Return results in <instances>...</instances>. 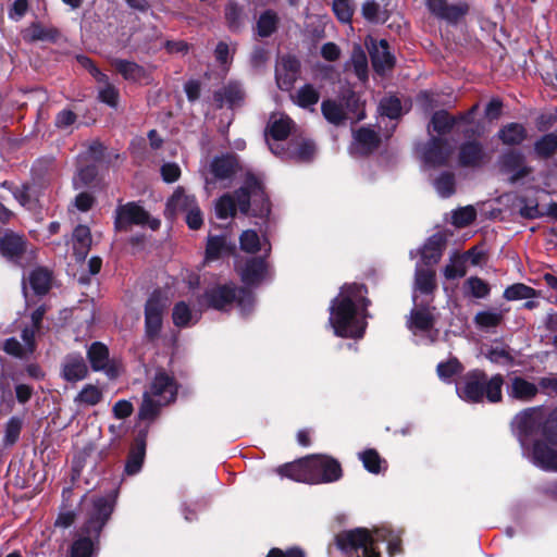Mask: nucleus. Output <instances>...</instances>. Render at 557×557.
Listing matches in <instances>:
<instances>
[{
    "label": "nucleus",
    "instance_id": "nucleus-35",
    "mask_svg": "<svg viewBox=\"0 0 557 557\" xmlns=\"http://www.w3.org/2000/svg\"><path fill=\"white\" fill-rule=\"evenodd\" d=\"M293 121L286 115H272L267 126V133L275 140H284L288 137Z\"/></svg>",
    "mask_w": 557,
    "mask_h": 557
},
{
    "label": "nucleus",
    "instance_id": "nucleus-20",
    "mask_svg": "<svg viewBox=\"0 0 557 557\" xmlns=\"http://www.w3.org/2000/svg\"><path fill=\"white\" fill-rule=\"evenodd\" d=\"M447 244V236L443 232L431 235L420 250L421 260L425 265L436 264L444 252Z\"/></svg>",
    "mask_w": 557,
    "mask_h": 557
},
{
    "label": "nucleus",
    "instance_id": "nucleus-63",
    "mask_svg": "<svg viewBox=\"0 0 557 557\" xmlns=\"http://www.w3.org/2000/svg\"><path fill=\"white\" fill-rule=\"evenodd\" d=\"M240 249L248 253H256L260 250V238L256 231L246 230L239 237Z\"/></svg>",
    "mask_w": 557,
    "mask_h": 557
},
{
    "label": "nucleus",
    "instance_id": "nucleus-42",
    "mask_svg": "<svg viewBox=\"0 0 557 557\" xmlns=\"http://www.w3.org/2000/svg\"><path fill=\"white\" fill-rule=\"evenodd\" d=\"M231 251L225 236H209L206 245V260L213 261L220 259L223 253Z\"/></svg>",
    "mask_w": 557,
    "mask_h": 557
},
{
    "label": "nucleus",
    "instance_id": "nucleus-50",
    "mask_svg": "<svg viewBox=\"0 0 557 557\" xmlns=\"http://www.w3.org/2000/svg\"><path fill=\"white\" fill-rule=\"evenodd\" d=\"M278 17L273 11L263 12L257 22V33L260 37L271 36L277 28Z\"/></svg>",
    "mask_w": 557,
    "mask_h": 557
},
{
    "label": "nucleus",
    "instance_id": "nucleus-13",
    "mask_svg": "<svg viewBox=\"0 0 557 557\" xmlns=\"http://www.w3.org/2000/svg\"><path fill=\"white\" fill-rule=\"evenodd\" d=\"M26 250L27 240L23 235L8 230L0 237V255L12 263L20 264Z\"/></svg>",
    "mask_w": 557,
    "mask_h": 557
},
{
    "label": "nucleus",
    "instance_id": "nucleus-15",
    "mask_svg": "<svg viewBox=\"0 0 557 557\" xmlns=\"http://www.w3.org/2000/svg\"><path fill=\"white\" fill-rule=\"evenodd\" d=\"M490 159V154L478 140H468L459 147L458 162L463 168H480Z\"/></svg>",
    "mask_w": 557,
    "mask_h": 557
},
{
    "label": "nucleus",
    "instance_id": "nucleus-62",
    "mask_svg": "<svg viewBox=\"0 0 557 557\" xmlns=\"http://www.w3.org/2000/svg\"><path fill=\"white\" fill-rule=\"evenodd\" d=\"M315 147L311 141L294 143L290 145V157L297 161H309L314 154Z\"/></svg>",
    "mask_w": 557,
    "mask_h": 557
},
{
    "label": "nucleus",
    "instance_id": "nucleus-27",
    "mask_svg": "<svg viewBox=\"0 0 557 557\" xmlns=\"http://www.w3.org/2000/svg\"><path fill=\"white\" fill-rule=\"evenodd\" d=\"M111 65L119 72L126 81H131L134 83H140L143 81H147L149 78V72L141 65L124 60V59H113L111 61Z\"/></svg>",
    "mask_w": 557,
    "mask_h": 557
},
{
    "label": "nucleus",
    "instance_id": "nucleus-12",
    "mask_svg": "<svg viewBox=\"0 0 557 557\" xmlns=\"http://www.w3.org/2000/svg\"><path fill=\"white\" fill-rule=\"evenodd\" d=\"M87 359L90 368L95 372H104L109 379H115L119 375L117 367L110 361V352L107 345L101 342H94L87 349Z\"/></svg>",
    "mask_w": 557,
    "mask_h": 557
},
{
    "label": "nucleus",
    "instance_id": "nucleus-28",
    "mask_svg": "<svg viewBox=\"0 0 557 557\" xmlns=\"http://www.w3.org/2000/svg\"><path fill=\"white\" fill-rule=\"evenodd\" d=\"M508 396L520 401H530L539 393L537 386L522 376L510 379V386L507 389Z\"/></svg>",
    "mask_w": 557,
    "mask_h": 557
},
{
    "label": "nucleus",
    "instance_id": "nucleus-59",
    "mask_svg": "<svg viewBox=\"0 0 557 557\" xmlns=\"http://www.w3.org/2000/svg\"><path fill=\"white\" fill-rule=\"evenodd\" d=\"M503 314L494 311H479L474 315V323L481 329L497 327L503 322Z\"/></svg>",
    "mask_w": 557,
    "mask_h": 557
},
{
    "label": "nucleus",
    "instance_id": "nucleus-56",
    "mask_svg": "<svg viewBox=\"0 0 557 557\" xmlns=\"http://www.w3.org/2000/svg\"><path fill=\"white\" fill-rule=\"evenodd\" d=\"M535 152L542 158H548L557 150V134L544 135L534 145Z\"/></svg>",
    "mask_w": 557,
    "mask_h": 557
},
{
    "label": "nucleus",
    "instance_id": "nucleus-23",
    "mask_svg": "<svg viewBox=\"0 0 557 557\" xmlns=\"http://www.w3.org/2000/svg\"><path fill=\"white\" fill-rule=\"evenodd\" d=\"M545 440L533 443L532 456L534 462L545 470H557V450Z\"/></svg>",
    "mask_w": 557,
    "mask_h": 557
},
{
    "label": "nucleus",
    "instance_id": "nucleus-31",
    "mask_svg": "<svg viewBox=\"0 0 557 557\" xmlns=\"http://www.w3.org/2000/svg\"><path fill=\"white\" fill-rule=\"evenodd\" d=\"M245 92L237 83H230L215 92V100L220 102V107L227 104L231 108L240 106L244 101Z\"/></svg>",
    "mask_w": 557,
    "mask_h": 557
},
{
    "label": "nucleus",
    "instance_id": "nucleus-37",
    "mask_svg": "<svg viewBox=\"0 0 557 557\" xmlns=\"http://www.w3.org/2000/svg\"><path fill=\"white\" fill-rule=\"evenodd\" d=\"M414 287L421 294H433L437 288L435 271L431 269H417L414 274Z\"/></svg>",
    "mask_w": 557,
    "mask_h": 557
},
{
    "label": "nucleus",
    "instance_id": "nucleus-21",
    "mask_svg": "<svg viewBox=\"0 0 557 557\" xmlns=\"http://www.w3.org/2000/svg\"><path fill=\"white\" fill-rule=\"evenodd\" d=\"M275 472L296 482L310 484L308 456L278 466Z\"/></svg>",
    "mask_w": 557,
    "mask_h": 557
},
{
    "label": "nucleus",
    "instance_id": "nucleus-8",
    "mask_svg": "<svg viewBox=\"0 0 557 557\" xmlns=\"http://www.w3.org/2000/svg\"><path fill=\"white\" fill-rule=\"evenodd\" d=\"M235 285L218 284L207 288L198 298L200 305L218 311H228L235 302Z\"/></svg>",
    "mask_w": 557,
    "mask_h": 557
},
{
    "label": "nucleus",
    "instance_id": "nucleus-55",
    "mask_svg": "<svg viewBox=\"0 0 557 557\" xmlns=\"http://www.w3.org/2000/svg\"><path fill=\"white\" fill-rule=\"evenodd\" d=\"M23 421L18 417H11L5 423L3 443L5 446H13L20 438Z\"/></svg>",
    "mask_w": 557,
    "mask_h": 557
},
{
    "label": "nucleus",
    "instance_id": "nucleus-34",
    "mask_svg": "<svg viewBox=\"0 0 557 557\" xmlns=\"http://www.w3.org/2000/svg\"><path fill=\"white\" fill-rule=\"evenodd\" d=\"M344 290H346L352 298V301L357 304V308L361 309L363 318L370 317L368 308L371 306V300L367 297L369 293L368 286L362 283L344 284Z\"/></svg>",
    "mask_w": 557,
    "mask_h": 557
},
{
    "label": "nucleus",
    "instance_id": "nucleus-47",
    "mask_svg": "<svg viewBox=\"0 0 557 557\" xmlns=\"http://www.w3.org/2000/svg\"><path fill=\"white\" fill-rule=\"evenodd\" d=\"M225 20L232 32H238L245 24L243 9L235 2H228L224 10Z\"/></svg>",
    "mask_w": 557,
    "mask_h": 557
},
{
    "label": "nucleus",
    "instance_id": "nucleus-53",
    "mask_svg": "<svg viewBox=\"0 0 557 557\" xmlns=\"http://www.w3.org/2000/svg\"><path fill=\"white\" fill-rule=\"evenodd\" d=\"M462 371L463 366L456 357L440 362L436 367L437 375L443 381H449L453 376L460 374Z\"/></svg>",
    "mask_w": 557,
    "mask_h": 557
},
{
    "label": "nucleus",
    "instance_id": "nucleus-3",
    "mask_svg": "<svg viewBox=\"0 0 557 557\" xmlns=\"http://www.w3.org/2000/svg\"><path fill=\"white\" fill-rule=\"evenodd\" d=\"M329 322L334 334L342 338H361L364 335L367 323L358 320L357 304L349 294L341 287L339 294L332 299Z\"/></svg>",
    "mask_w": 557,
    "mask_h": 557
},
{
    "label": "nucleus",
    "instance_id": "nucleus-43",
    "mask_svg": "<svg viewBox=\"0 0 557 557\" xmlns=\"http://www.w3.org/2000/svg\"><path fill=\"white\" fill-rule=\"evenodd\" d=\"M498 136L505 145H519L524 140L527 132L521 124L510 123L499 131Z\"/></svg>",
    "mask_w": 557,
    "mask_h": 557
},
{
    "label": "nucleus",
    "instance_id": "nucleus-39",
    "mask_svg": "<svg viewBox=\"0 0 557 557\" xmlns=\"http://www.w3.org/2000/svg\"><path fill=\"white\" fill-rule=\"evenodd\" d=\"M168 209H198V203L193 194L180 186L169 199Z\"/></svg>",
    "mask_w": 557,
    "mask_h": 557
},
{
    "label": "nucleus",
    "instance_id": "nucleus-6",
    "mask_svg": "<svg viewBox=\"0 0 557 557\" xmlns=\"http://www.w3.org/2000/svg\"><path fill=\"white\" fill-rule=\"evenodd\" d=\"M310 484H327L337 482L343 478L341 462L324 454L308 455Z\"/></svg>",
    "mask_w": 557,
    "mask_h": 557
},
{
    "label": "nucleus",
    "instance_id": "nucleus-26",
    "mask_svg": "<svg viewBox=\"0 0 557 557\" xmlns=\"http://www.w3.org/2000/svg\"><path fill=\"white\" fill-rule=\"evenodd\" d=\"M371 61L375 72L384 74L394 66L395 59L391 54L386 40L373 44L370 50Z\"/></svg>",
    "mask_w": 557,
    "mask_h": 557
},
{
    "label": "nucleus",
    "instance_id": "nucleus-9",
    "mask_svg": "<svg viewBox=\"0 0 557 557\" xmlns=\"http://www.w3.org/2000/svg\"><path fill=\"white\" fill-rule=\"evenodd\" d=\"M178 388L180 384L174 375L169 374L163 368H159L150 382L148 393L159 397L164 405H170L176 401Z\"/></svg>",
    "mask_w": 557,
    "mask_h": 557
},
{
    "label": "nucleus",
    "instance_id": "nucleus-4",
    "mask_svg": "<svg viewBox=\"0 0 557 557\" xmlns=\"http://www.w3.org/2000/svg\"><path fill=\"white\" fill-rule=\"evenodd\" d=\"M375 533L376 536L367 528L344 530L335 535V546L343 557H381L377 543L386 540V535Z\"/></svg>",
    "mask_w": 557,
    "mask_h": 557
},
{
    "label": "nucleus",
    "instance_id": "nucleus-54",
    "mask_svg": "<svg viewBox=\"0 0 557 557\" xmlns=\"http://www.w3.org/2000/svg\"><path fill=\"white\" fill-rule=\"evenodd\" d=\"M2 350L16 359L28 360L33 355L26 350V347L15 337L5 338L2 344Z\"/></svg>",
    "mask_w": 557,
    "mask_h": 557
},
{
    "label": "nucleus",
    "instance_id": "nucleus-11",
    "mask_svg": "<svg viewBox=\"0 0 557 557\" xmlns=\"http://www.w3.org/2000/svg\"><path fill=\"white\" fill-rule=\"evenodd\" d=\"M148 432V425L137 431L124 466L126 475H135L140 472L146 457Z\"/></svg>",
    "mask_w": 557,
    "mask_h": 557
},
{
    "label": "nucleus",
    "instance_id": "nucleus-49",
    "mask_svg": "<svg viewBox=\"0 0 557 557\" xmlns=\"http://www.w3.org/2000/svg\"><path fill=\"white\" fill-rule=\"evenodd\" d=\"M350 63L354 66V71L357 77L366 82L368 79V59L366 52L360 46H355L350 57Z\"/></svg>",
    "mask_w": 557,
    "mask_h": 557
},
{
    "label": "nucleus",
    "instance_id": "nucleus-14",
    "mask_svg": "<svg viewBox=\"0 0 557 557\" xmlns=\"http://www.w3.org/2000/svg\"><path fill=\"white\" fill-rule=\"evenodd\" d=\"M451 152L453 149L447 139L433 136L424 146L422 158L431 166H442L448 162Z\"/></svg>",
    "mask_w": 557,
    "mask_h": 557
},
{
    "label": "nucleus",
    "instance_id": "nucleus-24",
    "mask_svg": "<svg viewBox=\"0 0 557 557\" xmlns=\"http://www.w3.org/2000/svg\"><path fill=\"white\" fill-rule=\"evenodd\" d=\"M513 423L521 442L535 434L540 428L535 408H528L520 411L515 417Z\"/></svg>",
    "mask_w": 557,
    "mask_h": 557
},
{
    "label": "nucleus",
    "instance_id": "nucleus-58",
    "mask_svg": "<svg viewBox=\"0 0 557 557\" xmlns=\"http://www.w3.org/2000/svg\"><path fill=\"white\" fill-rule=\"evenodd\" d=\"M465 258L461 255H456L450 258V263L446 264L444 268V276L447 280H455L458 277H463L467 273Z\"/></svg>",
    "mask_w": 557,
    "mask_h": 557
},
{
    "label": "nucleus",
    "instance_id": "nucleus-40",
    "mask_svg": "<svg viewBox=\"0 0 557 557\" xmlns=\"http://www.w3.org/2000/svg\"><path fill=\"white\" fill-rule=\"evenodd\" d=\"M321 111L325 120L336 126L344 124L347 120L343 106L334 100H324L321 104Z\"/></svg>",
    "mask_w": 557,
    "mask_h": 557
},
{
    "label": "nucleus",
    "instance_id": "nucleus-22",
    "mask_svg": "<svg viewBox=\"0 0 557 557\" xmlns=\"http://www.w3.org/2000/svg\"><path fill=\"white\" fill-rule=\"evenodd\" d=\"M299 66L298 60L294 57L287 55L281 58L275 70L280 88L288 89L293 85L297 77Z\"/></svg>",
    "mask_w": 557,
    "mask_h": 557
},
{
    "label": "nucleus",
    "instance_id": "nucleus-10",
    "mask_svg": "<svg viewBox=\"0 0 557 557\" xmlns=\"http://www.w3.org/2000/svg\"><path fill=\"white\" fill-rule=\"evenodd\" d=\"M430 12L448 23H457L469 11V0H426Z\"/></svg>",
    "mask_w": 557,
    "mask_h": 557
},
{
    "label": "nucleus",
    "instance_id": "nucleus-16",
    "mask_svg": "<svg viewBox=\"0 0 557 557\" xmlns=\"http://www.w3.org/2000/svg\"><path fill=\"white\" fill-rule=\"evenodd\" d=\"M268 271L269 264L265 255L247 259L239 275L244 285L256 287L265 278Z\"/></svg>",
    "mask_w": 557,
    "mask_h": 557
},
{
    "label": "nucleus",
    "instance_id": "nucleus-7",
    "mask_svg": "<svg viewBox=\"0 0 557 557\" xmlns=\"http://www.w3.org/2000/svg\"><path fill=\"white\" fill-rule=\"evenodd\" d=\"M166 305L159 290H154L145 304V336L149 342L156 341L163 325Z\"/></svg>",
    "mask_w": 557,
    "mask_h": 557
},
{
    "label": "nucleus",
    "instance_id": "nucleus-46",
    "mask_svg": "<svg viewBox=\"0 0 557 557\" xmlns=\"http://www.w3.org/2000/svg\"><path fill=\"white\" fill-rule=\"evenodd\" d=\"M536 295L537 292L534 288L523 283H515L506 287L503 297L508 301H512L521 299H532L536 297Z\"/></svg>",
    "mask_w": 557,
    "mask_h": 557
},
{
    "label": "nucleus",
    "instance_id": "nucleus-38",
    "mask_svg": "<svg viewBox=\"0 0 557 557\" xmlns=\"http://www.w3.org/2000/svg\"><path fill=\"white\" fill-rule=\"evenodd\" d=\"M491 294V286L479 276H470L463 283V295L483 299Z\"/></svg>",
    "mask_w": 557,
    "mask_h": 557
},
{
    "label": "nucleus",
    "instance_id": "nucleus-29",
    "mask_svg": "<svg viewBox=\"0 0 557 557\" xmlns=\"http://www.w3.org/2000/svg\"><path fill=\"white\" fill-rule=\"evenodd\" d=\"M503 170L510 174V180L516 182L529 174L530 169L524 164V158L520 152L511 151L502 159Z\"/></svg>",
    "mask_w": 557,
    "mask_h": 557
},
{
    "label": "nucleus",
    "instance_id": "nucleus-32",
    "mask_svg": "<svg viewBox=\"0 0 557 557\" xmlns=\"http://www.w3.org/2000/svg\"><path fill=\"white\" fill-rule=\"evenodd\" d=\"M435 318L428 307L413 308L410 311L408 327L421 332H429L434 327Z\"/></svg>",
    "mask_w": 557,
    "mask_h": 557
},
{
    "label": "nucleus",
    "instance_id": "nucleus-17",
    "mask_svg": "<svg viewBox=\"0 0 557 557\" xmlns=\"http://www.w3.org/2000/svg\"><path fill=\"white\" fill-rule=\"evenodd\" d=\"M88 367L79 352L67 354L61 364V376L64 381L75 383L86 379Z\"/></svg>",
    "mask_w": 557,
    "mask_h": 557
},
{
    "label": "nucleus",
    "instance_id": "nucleus-1",
    "mask_svg": "<svg viewBox=\"0 0 557 557\" xmlns=\"http://www.w3.org/2000/svg\"><path fill=\"white\" fill-rule=\"evenodd\" d=\"M116 492L107 496H94L81 535L70 547V557H94L99 549L100 536L115 507Z\"/></svg>",
    "mask_w": 557,
    "mask_h": 557
},
{
    "label": "nucleus",
    "instance_id": "nucleus-45",
    "mask_svg": "<svg viewBox=\"0 0 557 557\" xmlns=\"http://www.w3.org/2000/svg\"><path fill=\"white\" fill-rule=\"evenodd\" d=\"M457 119L450 116L446 111H436L430 121L429 127H432L434 132L440 135H445L451 131L456 124Z\"/></svg>",
    "mask_w": 557,
    "mask_h": 557
},
{
    "label": "nucleus",
    "instance_id": "nucleus-64",
    "mask_svg": "<svg viewBox=\"0 0 557 557\" xmlns=\"http://www.w3.org/2000/svg\"><path fill=\"white\" fill-rule=\"evenodd\" d=\"M541 433L546 442L557 446V411H554L544 422Z\"/></svg>",
    "mask_w": 557,
    "mask_h": 557
},
{
    "label": "nucleus",
    "instance_id": "nucleus-51",
    "mask_svg": "<svg viewBox=\"0 0 557 557\" xmlns=\"http://www.w3.org/2000/svg\"><path fill=\"white\" fill-rule=\"evenodd\" d=\"M193 311L190 307L183 300L176 302L172 309L173 324L180 329L190 325Z\"/></svg>",
    "mask_w": 557,
    "mask_h": 557
},
{
    "label": "nucleus",
    "instance_id": "nucleus-60",
    "mask_svg": "<svg viewBox=\"0 0 557 557\" xmlns=\"http://www.w3.org/2000/svg\"><path fill=\"white\" fill-rule=\"evenodd\" d=\"M251 286H235V302L243 312H250L255 304V295L250 289Z\"/></svg>",
    "mask_w": 557,
    "mask_h": 557
},
{
    "label": "nucleus",
    "instance_id": "nucleus-61",
    "mask_svg": "<svg viewBox=\"0 0 557 557\" xmlns=\"http://www.w3.org/2000/svg\"><path fill=\"white\" fill-rule=\"evenodd\" d=\"M437 194L447 198L455 193V175L449 172L442 173L434 182Z\"/></svg>",
    "mask_w": 557,
    "mask_h": 557
},
{
    "label": "nucleus",
    "instance_id": "nucleus-18",
    "mask_svg": "<svg viewBox=\"0 0 557 557\" xmlns=\"http://www.w3.org/2000/svg\"><path fill=\"white\" fill-rule=\"evenodd\" d=\"M82 64L89 69L90 73L95 76V78L103 83V86L99 88V99L103 103H107L108 106L112 108H116L119 103V90L108 82V77L106 74L101 73L91 62L90 59L83 57L81 59Z\"/></svg>",
    "mask_w": 557,
    "mask_h": 557
},
{
    "label": "nucleus",
    "instance_id": "nucleus-25",
    "mask_svg": "<svg viewBox=\"0 0 557 557\" xmlns=\"http://www.w3.org/2000/svg\"><path fill=\"white\" fill-rule=\"evenodd\" d=\"M92 237L88 226L77 225L73 231V256L77 262L86 260L91 248Z\"/></svg>",
    "mask_w": 557,
    "mask_h": 557
},
{
    "label": "nucleus",
    "instance_id": "nucleus-41",
    "mask_svg": "<svg viewBox=\"0 0 557 557\" xmlns=\"http://www.w3.org/2000/svg\"><path fill=\"white\" fill-rule=\"evenodd\" d=\"M165 406L161 400H154L152 396L145 392L143 395V403L138 410L139 420L153 421L160 414V408Z\"/></svg>",
    "mask_w": 557,
    "mask_h": 557
},
{
    "label": "nucleus",
    "instance_id": "nucleus-30",
    "mask_svg": "<svg viewBox=\"0 0 557 557\" xmlns=\"http://www.w3.org/2000/svg\"><path fill=\"white\" fill-rule=\"evenodd\" d=\"M71 494L72 490L70 487L63 488L62 504L60 506V511L57 516V519L53 523L54 528H59L62 530L69 529L75 523L77 519V510L71 508V506L67 504Z\"/></svg>",
    "mask_w": 557,
    "mask_h": 557
},
{
    "label": "nucleus",
    "instance_id": "nucleus-5",
    "mask_svg": "<svg viewBox=\"0 0 557 557\" xmlns=\"http://www.w3.org/2000/svg\"><path fill=\"white\" fill-rule=\"evenodd\" d=\"M271 206L262 183L253 176H248L240 188L222 195L216 200L215 209H269Z\"/></svg>",
    "mask_w": 557,
    "mask_h": 557
},
{
    "label": "nucleus",
    "instance_id": "nucleus-48",
    "mask_svg": "<svg viewBox=\"0 0 557 557\" xmlns=\"http://www.w3.org/2000/svg\"><path fill=\"white\" fill-rule=\"evenodd\" d=\"M359 459L362 461L364 469L374 474L380 473L382 470V463H385V460L374 448H367L359 453Z\"/></svg>",
    "mask_w": 557,
    "mask_h": 557
},
{
    "label": "nucleus",
    "instance_id": "nucleus-57",
    "mask_svg": "<svg viewBox=\"0 0 557 557\" xmlns=\"http://www.w3.org/2000/svg\"><path fill=\"white\" fill-rule=\"evenodd\" d=\"M102 399V392L92 384H86L75 397V401L88 406H95Z\"/></svg>",
    "mask_w": 557,
    "mask_h": 557
},
{
    "label": "nucleus",
    "instance_id": "nucleus-19",
    "mask_svg": "<svg viewBox=\"0 0 557 557\" xmlns=\"http://www.w3.org/2000/svg\"><path fill=\"white\" fill-rule=\"evenodd\" d=\"M54 274L53 271L44 265L35 267L28 273V284L34 295L44 297L50 293L53 286Z\"/></svg>",
    "mask_w": 557,
    "mask_h": 557
},
{
    "label": "nucleus",
    "instance_id": "nucleus-33",
    "mask_svg": "<svg viewBox=\"0 0 557 557\" xmlns=\"http://www.w3.org/2000/svg\"><path fill=\"white\" fill-rule=\"evenodd\" d=\"M210 171L216 180L232 177L237 171V161L232 156H222L213 159Z\"/></svg>",
    "mask_w": 557,
    "mask_h": 557
},
{
    "label": "nucleus",
    "instance_id": "nucleus-52",
    "mask_svg": "<svg viewBox=\"0 0 557 557\" xmlns=\"http://www.w3.org/2000/svg\"><path fill=\"white\" fill-rule=\"evenodd\" d=\"M361 13L371 23H384L387 20L386 11L374 0H367L362 4Z\"/></svg>",
    "mask_w": 557,
    "mask_h": 557
},
{
    "label": "nucleus",
    "instance_id": "nucleus-36",
    "mask_svg": "<svg viewBox=\"0 0 557 557\" xmlns=\"http://www.w3.org/2000/svg\"><path fill=\"white\" fill-rule=\"evenodd\" d=\"M355 140L359 151L363 154L375 150L381 141L379 134L367 127H361L355 133Z\"/></svg>",
    "mask_w": 557,
    "mask_h": 557
},
{
    "label": "nucleus",
    "instance_id": "nucleus-2",
    "mask_svg": "<svg viewBox=\"0 0 557 557\" xmlns=\"http://www.w3.org/2000/svg\"><path fill=\"white\" fill-rule=\"evenodd\" d=\"M505 377L502 373L488 375L482 369L466 372L456 384L458 397L468 404H499L503 401Z\"/></svg>",
    "mask_w": 557,
    "mask_h": 557
},
{
    "label": "nucleus",
    "instance_id": "nucleus-44",
    "mask_svg": "<svg viewBox=\"0 0 557 557\" xmlns=\"http://www.w3.org/2000/svg\"><path fill=\"white\" fill-rule=\"evenodd\" d=\"M58 32L53 28H47L39 23L30 24L23 33V38L29 42L38 40H53Z\"/></svg>",
    "mask_w": 557,
    "mask_h": 557
}]
</instances>
